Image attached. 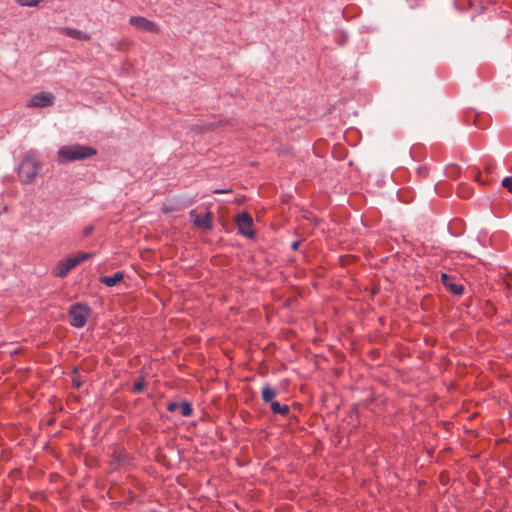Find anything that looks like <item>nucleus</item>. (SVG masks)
I'll use <instances>...</instances> for the list:
<instances>
[{
	"instance_id": "1",
	"label": "nucleus",
	"mask_w": 512,
	"mask_h": 512,
	"mask_svg": "<svg viewBox=\"0 0 512 512\" xmlns=\"http://www.w3.org/2000/svg\"><path fill=\"white\" fill-rule=\"evenodd\" d=\"M58 161L67 164L74 161H82L97 155V150L91 146L73 144L60 147Z\"/></svg>"
},
{
	"instance_id": "2",
	"label": "nucleus",
	"mask_w": 512,
	"mask_h": 512,
	"mask_svg": "<svg viewBox=\"0 0 512 512\" xmlns=\"http://www.w3.org/2000/svg\"><path fill=\"white\" fill-rule=\"evenodd\" d=\"M41 164L32 154H26L23 158L18 174L22 182L25 184L31 183L39 173Z\"/></svg>"
},
{
	"instance_id": "3",
	"label": "nucleus",
	"mask_w": 512,
	"mask_h": 512,
	"mask_svg": "<svg viewBox=\"0 0 512 512\" xmlns=\"http://www.w3.org/2000/svg\"><path fill=\"white\" fill-rule=\"evenodd\" d=\"M90 257H92V253H79L75 257L67 258L64 261L59 262L52 273L56 277L64 278L74 267L81 264L83 261L89 259Z\"/></svg>"
},
{
	"instance_id": "4",
	"label": "nucleus",
	"mask_w": 512,
	"mask_h": 512,
	"mask_svg": "<svg viewBox=\"0 0 512 512\" xmlns=\"http://www.w3.org/2000/svg\"><path fill=\"white\" fill-rule=\"evenodd\" d=\"M91 313V309L81 303L73 304L69 309V323L76 328L85 326L87 319Z\"/></svg>"
},
{
	"instance_id": "5",
	"label": "nucleus",
	"mask_w": 512,
	"mask_h": 512,
	"mask_svg": "<svg viewBox=\"0 0 512 512\" xmlns=\"http://www.w3.org/2000/svg\"><path fill=\"white\" fill-rule=\"evenodd\" d=\"M129 24L133 28H135L137 31H140V32H149V33H153V34L160 33V29H159L158 25L155 22H153L143 16L130 17Z\"/></svg>"
},
{
	"instance_id": "6",
	"label": "nucleus",
	"mask_w": 512,
	"mask_h": 512,
	"mask_svg": "<svg viewBox=\"0 0 512 512\" xmlns=\"http://www.w3.org/2000/svg\"><path fill=\"white\" fill-rule=\"evenodd\" d=\"M235 223L238 227V232L248 238H252L255 235L253 230V219L247 212L239 213L235 216Z\"/></svg>"
},
{
	"instance_id": "7",
	"label": "nucleus",
	"mask_w": 512,
	"mask_h": 512,
	"mask_svg": "<svg viewBox=\"0 0 512 512\" xmlns=\"http://www.w3.org/2000/svg\"><path fill=\"white\" fill-rule=\"evenodd\" d=\"M189 216L192 219L194 225L203 231H210L213 228V213L207 211L203 216L196 213V210H191Z\"/></svg>"
},
{
	"instance_id": "8",
	"label": "nucleus",
	"mask_w": 512,
	"mask_h": 512,
	"mask_svg": "<svg viewBox=\"0 0 512 512\" xmlns=\"http://www.w3.org/2000/svg\"><path fill=\"white\" fill-rule=\"evenodd\" d=\"M54 96L51 93L48 92H41L38 94H35L31 97L29 100L28 106L29 107H48L53 104Z\"/></svg>"
},
{
	"instance_id": "9",
	"label": "nucleus",
	"mask_w": 512,
	"mask_h": 512,
	"mask_svg": "<svg viewBox=\"0 0 512 512\" xmlns=\"http://www.w3.org/2000/svg\"><path fill=\"white\" fill-rule=\"evenodd\" d=\"M60 33L65 36H68V37H71V38H74L77 40H82V41H89L91 38L90 35L82 32L78 29L70 28V27L61 28Z\"/></svg>"
},
{
	"instance_id": "10",
	"label": "nucleus",
	"mask_w": 512,
	"mask_h": 512,
	"mask_svg": "<svg viewBox=\"0 0 512 512\" xmlns=\"http://www.w3.org/2000/svg\"><path fill=\"white\" fill-rule=\"evenodd\" d=\"M124 279L123 272H116L112 276H101L99 278L100 283L105 284L108 287H112L120 283Z\"/></svg>"
},
{
	"instance_id": "11",
	"label": "nucleus",
	"mask_w": 512,
	"mask_h": 512,
	"mask_svg": "<svg viewBox=\"0 0 512 512\" xmlns=\"http://www.w3.org/2000/svg\"><path fill=\"white\" fill-rule=\"evenodd\" d=\"M442 283L454 295H462L464 293V287L460 284L451 283L450 277L447 274H442Z\"/></svg>"
},
{
	"instance_id": "12",
	"label": "nucleus",
	"mask_w": 512,
	"mask_h": 512,
	"mask_svg": "<svg viewBox=\"0 0 512 512\" xmlns=\"http://www.w3.org/2000/svg\"><path fill=\"white\" fill-rule=\"evenodd\" d=\"M277 395V391L275 388L271 387L269 384H265L261 391V397L264 403H271Z\"/></svg>"
},
{
	"instance_id": "13",
	"label": "nucleus",
	"mask_w": 512,
	"mask_h": 512,
	"mask_svg": "<svg viewBox=\"0 0 512 512\" xmlns=\"http://www.w3.org/2000/svg\"><path fill=\"white\" fill-rule=\"evenodd\" d=\"M270 404L271 411L274 414H280L283 417H286L290 413V407L286 404L281 405L278 401H273Z\"/></svg>"
},
{
	"instance_id": "14",
	"label": "nucleus",
	"mask_w": 512,
	"mask_h": 512,
	"mask_svg": "<svg viewBox=\"0 0 512 512\" xmlns=\"http://www.w3.org/2000/svg\"><path fill=\"white\" fill-rule=\"evenodd\" d=\"M472 190L466 185H459L457 188V195L461 198L468 199L472 196Z\"/></svg>"
},
{
	"instance_id": "15",
	"label": "nucleus",
	"mask_w": 512,
	"mask_h": 512,
	"mask_svg": "<svg viewBox=\"0 0 512 512\" xmlns=\"http://www.w3.org/2000/svg\"><path fill=\"white\" fill-rule=\"evenodd\" d=\"M179 409H180L181 415L184 417H189L193 413L192 405L187 401L180 403Z\"/></svg>"
},
{
	"instance_id": "16",
	"label": "nucleus",
	"mask_w": 512,
	"mask_h": 512,
	"mask_svg": "<svg viewBox=\"0 0 512 512\" xmlns=\"http://www.w3.org/2000/svg\"><path fill=\"white\" fill-rule=\"evenodd\" d=\"M473 173H474L473 177L476 182H479L482 185H488L491 182V179L488 178V176L483 179L482 173L480 171L474 169Z\"/></svg>"
},
{
	"instance_id": "17",
	"label": "nucleus",
	"mask_w": 512,
	"mask_h": 512,
	"mask_svg": "<svg viewBox=\"0 0 512 512\" xmlns=\"http://www.w3.org/2000/svg\"><path fill=\"white\" fill-rule=\"evenodd\" d=\"M72 384L73 386L76 388V389H79L81 386H82V381L80 380V377L78 375V369L75 368L73 370V375H72Z\"/></svg>"
},
{
	"instance_id": "18",
	"label": "nucleus",
	"mask_w": 512,
	"mask_h": 512,
	"mask_svg": "<svg viewBox=\"0 0 512 512\" xmlns=\"http://www.w3.org/2000/svg\"><path fill=\"white\" fill-rule=\"evenodd\" d=\"M20 6L36 7L39 5L38 0H15Z\"/></svg>"
},
{
	"instance_id": "19",
	"label": "nucleus",
	"mask_w": 512,
	"mask_h": 512,
	"mask_svg": "<svg viewBox=\"0 0 512 512\" xmlns=\"http://www.w3.org/2000/svg\"><path fill=\"white\" fill-rule=\"evenodd\" d=\"M144 389V382L143 380L136 381L133 385L132 391L134 393H140Z\"/></svg>"
},
{
	"instance_id": "20",
	"label": "nucleus",
	"mask_w": 512,
	"mask_h": 512,
	"mask_svg": "<svg viewBox=\"0 0 512 512\" xmlns=\"http://www.w3.org/2000/svg\"><path fill=\"white\" fill-rule=\"evenodd\" d=\"M502 186L509 192H512V177H506L502 181Z\"/></svg>"
},
{
	"instance_id": "21",
	"label": "nucleus",
	"mask_w": 512,
	"mask_h": 512,
	"mask_svg": "<svg viewBox=\"0 0 512 512\" xmlns=\"http://www.w3.org/2000/svg\"><path fill=\"white\" fill-rule=\"evenodd\" d=\"M129 44H130V41L128 39H123V40L119 41L117 50L123 51L129 46Z\"/></svg>"
},
{
	"instance_id": "22",
	"label": "nucleus",
	"mask_w": 512,
	"mask_h": 512,
	"mask_svg": "<svg viewBox=\"0 0 512 512\" xmlns=\"http://www.w3.org/2000/svg\"><path fill=\"white\" fill-rule=\"evenodd\" d=\"M179 407H180V403H177V402H169V403L167 404V410H168L169 412H174V411H176L177 409H179Z\"/></svg>"
},
{
	"instance_id": "23",
	"label": "nucleus",
	"mask_w": 512,
	"mask_h": 512,
	"mask_svg": "<svg viewBox=\"0 0 512 512\" xmlns=\"http://www.w3.org/2000/svg\"><path fill=\"white\" fill-rule=\"evenodd\" d=\"M93 230H94V227L92 225L85 227L83 230V236L84 237L90 236L92 234Z\"/></svg>"
},
{
	"instance_id": "24",
	"label": "nucleus",
	"mask_w": 512,
	"mask_h": 512,
	"mask_svg": "<svg viewBox=\"0 0 512 512\" xmlns=\"http://www.w3.org/2000/svg\"><path fill=\"white\" fill-rule=\"evenodd\" d=\"M494 169H495L494 165L489 164L485 167V172L487 175H490L493 173Z\"/></svg>"
},
{
	"instance_id": "25",
	"label": "nucleus",
	"mask_w": 512,
	"mask_h": 512,
	"mask_svg": "<svg viewBox=\"0 0 512 512\" xmlns=\"http://www.w3.org/2000/svg\"><path fill=\"white\" fill-rule=\"evenodd\" d=\"M232 189H224V190H214L213 193L215 194H225V193H231Z\"/></svg>"
},
{
	"instance_id": "26",
	"label": "nucleus",
	"mask_w": 512,
	"mask_h": 512,
	"mask_svg": "<svg viewBox=\"0 0 512 512\" xmlns=\"http://www.w3.org/2000/svg\"><path fill=\"white\" fill-rule=\"evenodd\" d=\"M300 244H301V242H300V241H294V242L291 244V248H292L294 251H296V250H298V249H299Z\"/></svg>"
},
{
	"instance_id": "27",
	"label": "nucleus",
	"mask_w": 512,
	"mask_h": 512,
	"mask_svg": "<svg viewBox=\"0 0 512 512\" xmlns=\"http://www.w3.org/2000/svg\"><path fill=\"white\" fill-rule=\"evenodd\" d=\"M39 4L45 2L46 0H38Z\"/></svg>"
}]
</instances>
